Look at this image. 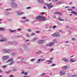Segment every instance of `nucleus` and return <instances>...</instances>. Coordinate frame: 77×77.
Returning a JSON list of instances; mask_svg holds the SVG:
<instances>
[{"instance_id": "14", "label": "nucleus", "mask_w": 77, "mask_h": 77, "mask_svg": "<svg viewBox=\"0 0 77 77\" xmlns=\"http://www.w3.org/2000/svg\"><path fill=\"white\" fill-rule=\"evenodd\" d=\"M6 40H7L6 38H3L2 39L0 40V42H4V41H6Z\"/></svg>"}, {"instance_id": "58", "label": "nucleus", "mask_w": 77, "mask_h": 77, "mask_svg": "<svg viewBox=\"0 0 77 77\" xmlns=\"http://www.w3.org/2000/svg\"><path fill=\"white\" fill-rule=\"evenodd\" d=\"M21 30V29H17V31H20V30Z\"/></svg>"}, {"instance_id": "63", "label": "nucleus", "mask_w": 77, "mask_h": 77, "mask_svg": "<svg viewBox=\"0 0 77 77\" xmlns=\"http://www.w3.org/2000/svg\"><path fill=\"white\" fill-rule=\"evenodd\" d=\"M17 59H21V57H17Z\"/></svg>"}, {"instance_id": "1", "label": "nucleus", "mask_w": 77, "mask_h": 77, "mask_svg": "<svg viewBox=\"0 0 77 77\" xmlns=\"http://www.w3.org/2000/svg\"><path fill=\"white\" fill-rule=\"evenodd\" d=\"M45 17H44L42 16H37L36 17L37 20L40 21H45Z\"/></svg>"}, {"instance_id": "22", "label": "nucleus", "mask_w": 77, "mask_h": 77, "mask_svg": "<svg viewBox=\"0 0 77 77\" xmlns=\"http://www.w3.org/2000/svg\"><path fill=\"white\" fill-rule=\"evenodd\" d=\"M53 45H54V43L51 42L49 44V46L50 47V46H52Z\"/></svg>"}, {"instance_id": "8", "label": "nucleus", "mask_w": 77, "mask_h": 77, "mask_svg": "<svg viewBox=\"0 0 77 77\" xmlns=\"http://www.w3.org/2000/svg\"><path fill=\"white\" fill-rule=\"evenodd\" d=\"M46 41L45 40H39L38 41V44H42V43H44Z\"/></svg>"}, {"instance_id": "32", "label": "nucleus", "mask_w": 77, "mask_h": 77, "mask_svg": "<svg viewBox=\"0 0 77 77\" xmlns=\"http://www.w3.org/2000/svg\"><path fill=\"white\" fill-rule=\"evenodd\" d=\"M44 5H46V6H47L48 8V4L47 3H45Z\"/></svg>"}, {"instance_id": "56", "label": "nucleus", "mask_w": 77, "mask_h": 77, "mask_svg": "<svg viewBox=\"0 0 77 77\" xmlns=\"http://www.w3.org/2000/svg\"><path fill=\"white\" fill-rule=\"evenodd\" d=\"M20 53H23V50H22V49H20Z\"/></svg>"}, {"instance_id": "49", "label": "nucleus", "mask_w": 77, "mask_h": 77, "mask_svg": "<svg viewBox=\"0 0 77 77\" xmlns=\"http://www.w3.org/2000/svg\"><path fill=\"white\" fill-rule=\"evenodd\" d=\"M42 0H37V2H38V3H39L40 2H41V1Z\"/></svg>"}, {"instance_id": "5", "label": "nucleus", "mask_w": 77, "mask_h": 77, "mask_svg": "<svg viewBox=\"0 0 77 77\" xmlns=\"http://www.w3.org/2000/svg\"><path fill=\"white\" fill-rule=\"evenodd\" d=\"M60 73L61 74L60 76H62V75H65L66 71L63 70H61L60 72Z\"/></svg>"}, {"instance_id": "48", "label": "nucleus", "mask_w": 77, "mask_h": 77, "mask_svg": "<svg viewBox=\"0 0 77 77\" xmlns=\"http://www.w3.org/2000/svg\"><path fill=\"white\" fill-rule=\"evenodd\" d=\"M53 50H54V49L53 48H52L50 49V51H53Z\"/></svg>"}, {"instance_id": "34", "label": "nucleus", "mask_w": 77, "mask_h": 77, "mask_svg": "<svg viewBox=\"0 0 77 77\" xmlns=\"http://www.w3.org/2000/svg\"><path fill=\"white\" fill-rule=\"evenodd\" d=\"M5 11H11V9L8 8V9H6L5 10Z\"/></svg>"}, {"instance_id": "3", "label": "nucleus", "mask_w": 77, "mask_h": 77, "mask_svg": "<svg viewBox=\"0 0 77 77\" xmlns=\"http://www.w3.org/2000/svg\"><path fill=\"white\" fill-rule=\"evenodd\" d=\"M13 60H14L13 58H11L8 61H7L6 63H7V62H10L11 63L9 64V65H13V64H14L15 62L13 61Z\"/></svg>"}, {"instance_id": "51", "label": "nucleus", "mask_w": 77, "mask_h": 77, "mask_svg": "<svg viewBox=\"0 0 77 77\" xmlns=\"http://www.w3.org/2000/svg\"><path fill=\"white\" fill-rule=\"evenodd\" d=\"M72 9H75V7H72L71 8Z\"/></svg>"}, {"instance_id": "25", "label": "nucleus", "mask_w": 77, "mask_h": 77, "mask_svg": "<svg viewBox=\"0 0 77 77\" xmlns=\"http://www.w3.org/2000/svg\"><path fill=\"white\" fill-rule=\"evenodd\" d=\"M0 30H1L2 31H4V30H5V29L3 28H0Z\"/></svg>"}, {"instance_id": "15", "label": "nucleus", "mask_w": 77, "mask_h": 77, "mask_svg": "<svg viewBox=\"0 0 77 77\" xmlns=\"http://www.w3.org/2000/svg\"><path fill=\"white\" fill-rule=\"evenodd\" d=\"M71 13H72V14H74V15H77V12L76 13V12H75V11H72L71 12Z\"/></svg>"}, {"instance_id": "44", "label": "nucleus", "mask_w": 77, "mask_h": 77, "mask_svg": "<svg viewBox=\"0 0 77 77\" xmlns=\"http://www.w3.org/2000/svg\"><path fill=\"white\" fill-rule=\"evenodd\" d=\"M30 60L32 62H33L35 60V59H31Z\"/></svg>"}, {"instance_id": "24", "label": "nucleus", "mask_w": 77, "mask_h": 77, "mask_svg": "<svg viewBox=\"0 0 77 77\" xmlns=\"http://www.w3.org/2000/svg\"><path fill=\"white\" fill-rule=\"evenodd\" d=\"M8 44H14L13 42H11V41H9L8 42Z\"/></svg>"}, {"instance_id": "26", "label": "nucleus", "mask_w": 77, "mask_h": 77, "mask_svg": "<svg viewBox=\"0 0 77 77\" xmlns=\"http://www.w3.org/2000/svg\"><path fill=\"white\" fill-rule=\"evenodd\" d=\"M70 61L71 62H74L75 61H73V59H72V58H71L70 60Z\"/></svg>"}, {"instance_id": "37", "label": "nucleus", "mask_w": 77, "mask_h": 77, "mask_svg": "<svg viewBox=\"0 0 77 77\" xmlns=\"http://www.w3.org/2000/svg\"><path fill=\"white\" fill-rule=\"evenodd\" d=\"M30 8H31V7H28L26 8V9H30Z\"/></svg>"}, {"instance_id": "27", "label": "nucleus", "mask_w": 77, "mask_h": 77, "mask_svg": "<svg viewBox=\"0 0 77 77\" xmlns=\"http://www.w3.org/2000/svg\"><path fill=\"white\" fill-rule=\"evenodd\" d=\"M4 15H8L9 14L7 12H5L4 13Z\"/></svg>"}, {"instance_id": "21", "label": "nucleus", "mask_w": 77, "mask_h": 77, "mask_svg": "<svg viewBox=\"0 0 77 77\" xmlns=\"http://www.w3.org/2000/svg\"><path fill=\"white\" fill-rule=\"evenodd\" d=\"M25 60V58H23L22 59V60L21 61V63H23V62H24Z\"/></svg>"}, {"instance_id": "45", "label": "nucleus", "mask_w": 77, "mask_h": 77, "mask_svg": "<svg viewBox=\"0 0 77 77\" xmlns=\"http://www.w3.org/2000/svg\"><path fill=\"white\" fill-rule=\"evenodd\" d=\"M72 41H75V39L74 38H72Z\"/></svg>"}, {"instance_id": "43", "label": "nucleus", "mask_w": 77, "mask_h": 77, "mask_svg": "<svg viewBox=\"0 0 77 77\" xmlns=\"http://www.w3.org/2000/svg\"><path fill=\"white\" fill-rule=\"evenodd\" d=\"M28 32H32V30H31V29H28Z\"/></svg>"}, {"instance_id": "7", "label": "nucleus", "mask_w": 77, "mask_h": 77, "mask_svg": "<svg viewBox=\"0 0 77 77\" xmlns=\"http://www.w3.org/2000/svg\"><path fill=\"white\" fill-rule=\"evenodd\" d=\"M22 47L23 48H24L26 50H29L28 47L26 46V45L24 44H22Z\"/></svg>"}, {"instance_id": "20", "label": "nucleus", "mask_w": 77, "mask_h": 77, "mask_svg": "<svg viewBox=\"0 0 77 77\" xmlns=\"http://www.w3.org/2000/svg\"><path fill=\"white\" fill-rule=\"evenodd\" d=\"M9 30L11 33H13L14 32H16V30H12V29H9Z\"/></svg>"}, {"instance_id": "57", "label": "nucleus", "mask_w": 77, "mask_h": 77, "mask_svg": "<svg viewBox=\"0 0 77 77\" xmlns=\"http://www.w3.org/2000/svg\"><path fill=\"white\" fill-rule=\"evenodd\" d=\"M56 66V64H52V66Z\"/></svg>"}, {"instance_id": "11", "label": "nucleus", "mask_w": 77, "mask_h": 77, "mask_svg": "<svg viewBox=\"0 0 77 77\" xmlns=\"http://www.w3.org/2000/svg\"><path fill=\"white\" fill-rule=\"evenodd\" d=\"M44 60H45L44 59H40L37 60L36 63H40V62H42V61H44Z\"/></svg>"}, {"instance_id": "55", "label": "nucleus", "mask_w": 77, "mask_h": 77, "mask_svg": "<svg viewBox=\"0 0 77 77\" xmlns=\"http://www.w3.org/2000/svg\"><path fill=\"white\" fill-rule=\"evenodd\" d=\"M44 14H45V13L43 12L41 13V15H44Z\"/></svg>"}, {"instance_id": "2", "label": "nucleus", "mask_w": 77, "mask_h": 77, "mask_svg": "<svg viewBox=\"0 0 77 77\" xmlns=\"http://www.w3.org/2000/svg\"><path fill=\"white\" fill-rule=\"evenodd\" d=\"M11 1L12 2L11 4V7L13 8H16L17 6V5L15 3V0H11Z\"/></svg>"}, {"instance_id": "46", "label": "nucleus", "mask_w": 77, "mask_h": 77, "mask_svg": "<svg viewBox=\"0 0 77 77\" xmlns=\"http://www.w3.org/2000/svg\"><path fill=\"white\" fill-rule=\"evenodd\" d=\"M27 74V72H24V75H26Z\"/></svg>"}, {"instance_id": "18", "label": "nucleus", "mask_w": 77, "mask_h": 77, "mask_svg": "<svg viewBox=\"0 0 77 77\" xmlns=\"http://www.w3.org/2000/svg\"><path fill=\"white\" fill-rule=\"evenodd\" d=\"M58 20L60 21H64V19H62L60 17H59V18L58 19Z\"/></svg>"}, {"instance_id": "52", "label": "nucleus", "mask_w": 77, "mask_h": 77, "mask_svg": "<svg viewBox=\"0 0 77 77\" xmlns=\"http://www.w3.org/2000/svg\"><path fill=\"white\" fill-rule=\"evenodd\" d=\"M2 67L3 68H5V67H6V66H2Z\"/></svg>"}, {"instance_id": "38", "label": "nucleus", "mask_w": 77, "mask_h": 77, "mask_svg": "<svg viewBox=\"0 0 77 77\" xmlns=\"http://www.w3.org/2000/svg\"><path fill=\"white\" fill-rule=\"evenodd\" d=\"M52 2H57V0H53L52 1Z\"/></svg>"}, {"instance_id": "41", "label": "nucleus", "mask_w": 77, "mask_h": 77, "mask_svg": "<svg viewBox=\"0 0 77 77\" xmlns=\"http://www.w3.org/2000/svg\"><path fill=\"white\" fill-rule=\"evenodd\" d=\"M68 10L69 11H71L72 10L71 9L69 8L68 9Z\"/></svg>"}, {"instance_id": "50", "label": "nucleus", "mask_w": 77, "mask_h": 77, "mask_svg": "<svg viewBox=\"0 0 77 77\" xmlns=\"http://www.w3.org/2000/svg\"><path fill=\"white\" fill-rule=\"evenodd\" d=\"M22 18H23V19H24V20H25V19H26V18H27L26 17H23Z\"/></svg>"}, {"instance_id": "61", "label": "nucleus", "mask_w": 77, "mask_h": 77, "mask_svg": "<svg viewBox=\"0 0 77 77\" xmlns=\"http://www.w3.org/2000/svg\"><path fill=\"white\" fill-rule=\"evenodd\" d=\"M70 8V7L68 6H66L65 7V9H66V8Z\"/></svg>"}, {"instance_id": "59", "label": "nucleus", "mask_w": 77, "mask_h": 77, "mask_svg": "<svg viewBox=\"0 0 77 77\" xmlns=\"http://www.w3.org/2000/svg\"><path fill=\"white\" fill-rule=\"evenodd\" d=\"M55 28H56V26H54V27L53 28V29H54Z\"/></svg>"}, {"instance_id": "9", "label": "nucleus", "mask_w": 77, "mask_h": 77, "mask_svg": "<svg viewBox=\"0 0 77 77\" xmlns=\"http://www.w3.org/2000/svg\"><path fill=\"white\" fill-rule=\"evenodd\" d=\"M60 36V34L57 32H56L54 34L52 35V36L53 37H56V36Z\"/></svg>"}, {"instance_id": "12", "label": "nucleus", "mask_w": 77, "mask_h": 77, "mask_svg": "<svg viewBox=\"0 0 77 77\" xmlns=\"http://www.w3.org/2000/svg\"><path fill=\"white\" fill-rule=\"evenodd\" d=\"M63 60H64V62H68L69 61L68 59H66V58H64L62 60V61Z\"/></svg>"}, {"instance_id": "19", "label": "nucleus", "mask_w": 77, "mask_h": 77, "mask_svg": "<svg viewBox=\"0 0 77 77\" xmlns=\"http://www.w3.org/2000/svg\"><path fill=\"white\" fill-rule=\"evenodd\" d=\"M37 39H38V38H33L32 39V41H36V40H37Z\"/></svg>"}, {"instance_id": "6", "label": "nucleus", "mask_w": 77, "mask_h": 77, "mask_svg": "<svg viewBox=\"0 0 77 77\" xmlns=\"http://www.w3.org/2000/svg\"><path fill=\"white\" fill-rule=\"evenodd\" d=\"M11 50L10 49H4L2 50V52L3 53H9V51H10Z\"/></svg>"}, {"instance_id": "17", "label": "nucleus", "mask_w": 77, "mask_h": 77, "mask_svg": "<svg viewBox=\"0 0 77 77\" xmlns=\"http://www.w3.org/2000/svg\"><path fill=\"white\" fill-rule=\"evenodd\" d=\"M54 14H58L59 15H62V13L59 12H55L54 13Z\"/></svg>"}, {"instance_id": "33", "label": "nucleus", "mask_w": 77, "mask_h": 77, "mask_svg": "<svg viewBox=\"0 0 77 77\" xmlns=\"http://www.w3.org/2000/svg\"><path fill=\"white\" fill-rule=\"evenodd\" d=\"M49 63H53V61L51 60H48Z\"/></svg>"}, {"instance_id": "64", "label": "nucleus", "mask_w": 77, "mask_h": 77, "mask_svg": "<svg viewBox=\"0 0 77 77\" xmlns=\"http://www.w3.org/2000/svg\"><path fill=\"white\" fill-rule=\"evenodd\" d=\"M10 77H13V75H11L9 76Z\"/></svg>"}, {"instance_id": "47", "label": "nucleus", "mask_w": 77, "mask_h": 77, "mask_svg": "<svg viewBox=\"0 0 77 77\" xmlns=\"http://www.w3.org/2000/svg\"><path fill=\"white\" fill-rule=\"evenodd\" d=\"M21 22L23 23H25L26 21L24 20H21Z\"/></svg>"}, {"instance_id": "54", "label": "nucleus", "mask_w": 77, "mask_h": 77, "mask_svg": "<svg viewBox=\"0 0 77 77\" xmlns=\"http://www.w3.org/2000/svg\"><path fill=\"white\" fill-rule=\"evenodd\" d=\"M26 36L27 37H29V34H27L26 35Z\"/></svg>"}, {"instance_id": "36", "label": "nucleus", "mask_w": 77, "mask_h": 77, "mask_svg": "<svg viewBox=\"0 0 77 77\" xmlns=\"http://www.w3.org/2000/svg\"><path fill=\"white\" fill-rule=\"evenodd\" d=\"M25 72L24 70H22L21 72L22 74H24V73Z\"/></svg>"}, {"instance_id": "40", "label": "nucleus", "mask_w": 77, "mask_h": 77, "mask_svg": "<svg viewBox=\"0 0 77 77\" xmlns=\"http://www.w3.org/2000/svg\"><path fill=\"white\" fill-rule=\"evenodd\" d=\"M17 70V69H13V71H16Z\"/></svg>"}, {"instance_id": "4", "label": "nucleus", "mask_w": 77, "mask_h": 77, "mask_svg": "<svg viewBox=\"0 0 77 77\" xmlns=\"http://www.w3.org/2000/svg\"><path fill=\"white\" fill-rule=\"evenodd\" d=\"M16 13L18 15H22L24 14V12L20 11H17Z\"/></svg>"}, {"instance_id": "28", "label": "nucleus", "mask_w": 77, "mask_h": 77, "mask_svg": "<svg viewBox=\"0 0 77 77\" xmlns=\"http://www.w3.org/2000/svg\"><path fill=\"white\" fill-rule=\"evenodd\" d=\"M11 71H12L11 70H10L6 72H5V73H7V74H9V72H11Z\"/></svg>"}, {"instance_id": "35", "label": "nucleus", "mask_w": 77, "mask_h": 77, "mask_svg": "<svg viewBox=\"0 0 77 77\" xmlns=\"http://www.w3.org/2000/svg\"><path fill=\"white\" fill-rule=\"evenodd\" d=\"M15 54H16V53H14V52H13L12 54V56H15Z\"/></svg>"}, {"instance_id": "10", "label": "nucleus", "mask_w": 77, "mask_h": 77, "mask_svg": "<svg viewBox=\"0 0 77 77\" xmlns=\"http://www.w3.org/2000/svg\"><path fill=\"white\" fill-rule=\"evenodd\" d=\"M9 58V56H5L2 57V60H6Z\"/></svg>"}, {"instance_id": "53", "label": "nucleus", "mask_w": 77, "mask_h": 77, "mask_svg": "<svg viewBox=\"0 0 77 77\" xmlns=\"http://www.w3.org/2000/svg\"><path fill=\"white\" fill-rule=\"evenodd\" d=\"M29 21H30V20L29 19H26V22H29Z\"/></svg>"}, {"instance_id": "30", "label": "nucleus", "mask_w": 77, "mask_h": 77, "mask_svg": "<svg viewBox=\"0 0 77 77\" xmlns=\"http://www.w3.org/2000/svg\"><path fill=\"white\" fill-rule=\"evenodd\" d=\"M41 53V51H39L37 52H35V53H36V54H40Z\"/></svg>"}, {"instance_id": "23", "label": "nucleus", "mask_w": 77, "mask_h": 77, "mask_svg": "<svg viewBox=\"0 0 77 77\" xmlns=\"http://www.w3.org/2000/svg\"><path fill=\"white\" fill-rule=\"evenodd\" d=\"M44 0H42L40 2H39V3H42L44 4Z\"/></svg>"}, {"instance_id": "42", "label": "nucleus", "mask_w": 77, "mask_h": 77, "mask_svg": "<svg viewBox=\"0 0 77 77\" xmlns=\"http://www.w3.org/2000/svg\"><path fill=\"white\" fill-rule=\"evenodd\" d=\"M46 38V36H42V39H44V38Z\"/></svg>"}, {"instance_id": "62", "label": "nucleus", "mask_w": 77, "mask_h": 77, "mask_svg": "<svg viewBox=\"0 0 77 77\" xmlns=\"http://www.w3.org/2000/svg\"><path fill=\"white\" fill-rule=\"evenodd\" d=\"M45 63H48V60L47 61H46L45 62Z\"/></svg>"}, {"instance_id": "31", "label": "nucleus", "mask_w": 77, "mask_h": 77, "mask_svg": "<svg viewBox=\"0 0 77 77\" xmlns=\"http://www.w3.org/2000/svg\"><path fill=\"white\" fill-rule=\"evenodd\" d=\"M45 75V73H42L40 75L41 76H43V75Z\"/></svg>"}, {"instance_id": "60", "label": "nucleus", "mask_w": 77, "mask_h": 77, "mask_svg": "<svg viewBox=\"0 0 77 77\" xmlns=\"http://www.w3.org/2000/svg\"><path fill=\"white\" fill-rule=\"evenodd\" d=\"M60 3H62V2H58V3H57V4H58V5H60Z\"/></svg>"}, {"instance_id": "29", "label": "nucleus", "mask_w": 77, "mask_h": 77, "mask_svg": "<svg viewBox=\"0 0 77 77\" xmlns=\"http://www.w3.org/2000/svg\"><path fill=\"white\" fill-rule=\"evenodd\" d=\"M18 44V42H13V44Z\"/></svg>"}, {"instance_id": "13", "label": "nucleus", "mask_w": 77, "mask_h": 77, "mask_svg": "<svg viewBox=\"0 0 77 77\" xmlns=\"http://www.w3.org/2000/svg\"><path fill=\"white\" fill-rule=\"evenodd\" d=\"M54 6V5H51V3L50 4H49L48 8L49 9H51V8H53V7Z\"/></svg>"}, {"instance_id": "39", "label": "nucleus", "mask_w": 77, "mask_h": 77, "mask_svg": "<svg viewBox=\"0 0 77 77\" xmlns=\"http://www.w3.org/2000/svg\"><path fill=\"white\" fill-rule=\"evenodd\" d=\"M35 35V33H32L31 34V36H33V35Z\"/></svg>"}, {"instance_id": "16", "label": "nucleus", "mask_w": 77, "mask_h": 77, "mask_svg": "<svg viewBox=\"0 0 77 77\" xmlns=\"http://www.w3.org/2000/svg\"><path fill=\"white\" fill-rule=\"evenodd\" d=\"M67 67H68V66H65L62 67V69H67Z\"/></svg>"}]
</instances>
